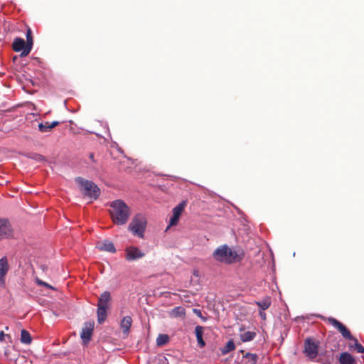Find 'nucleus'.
Wrapping results in <instances>:
<instances>
[{
    "mask_svg": "<svg viewBox=\"0 0 364 364\" xmlns=\"http://www.w3.org/2000/svg\"><path fill=\"white\" fill-rule=\"evenodd\" d=\"M13 236V229L9 221L6 219H0V240Z\"/></svg>",
    "mask_w": 364,
    "mask_h": 364,
    "instance_id": "obj_9",
    "label": "nucleus"
},
{
    "mask_svg": "<svg viewBox=\"0 0 364 364\" xmlns=\"http://www.w3.org/2000/svg\"><path fill=\"white\" fill-rule=\"evenodd\" d=\"M339 361L341 364H354L355 359L350 353L344 352L341 354Z\"/></svg>",
    "mask_w": 364,
    "mask_h": 364,
    "instance_id": "obj_17",
    "label": "nucleus"
},
{
    "mask_svg": "<svg viewBox=\"0 0 364 364\" xmlns=\"http://www.w3.org/2000/svg\"><path fill=\"white\" fill-rule=\"evenodd\" d=\"M235 343H234L233 341L230 340L227 343L226 346L222 350V353L223 354H226V353H229L230 351L233 350L235 349Z\"/></svg>",
    "mask_w": 364,
    "mask_h": 364,
    "instance_id": "obj_26",
    "label": "nucleus"
},
{
    "mask_svg": "<svg viewBox=\"0 0 364 364\" xmlns=\"http://www.w3.org/2000/svg\"><path fill=\"white\" fill-rule=\"evenodd\" d=\"M132 323V319L131 316H124L120 323L121 328L122 330L123 333L125 336H127L129 332L130 327Z\"/></svg>",
    "mask_w": 364,
    "mask_h": 364,
    "instance_id": "obj_14",
    "label": "nucleus"
},
{
    "mask_svg": "<svg viewBox=\"0 0 364 364\" xmlns=\"http://www.w3.org/2000/svg\"><path fill=\"white\" fill-rule=\"evenodd\" d=\"M214 258L220 262L232 264L240 261L243 257L241 251L230 248L228 245L218 247L213 252Z\"/></svg>",
    "mask_w": 364,
    "mask_h": 364,
    "instance_id": "obj_2",
    "label": "nucleus"
},
{
    "mask_svg": "<svg viewBox=\"0 0 364 364\" xmlns=\"http://www.w3.org/2000/svg\"><path fill=\"white\" fill-rule=\"evenodd\" d=\"M326 321L328 323L336 328L341 333L343 338L350 341H356V338L353 337L350 331L342 323L332 317L327 318Z\"/></svg>",
    "mask_w": 364,
    "mask_h": 364,
    "instance_id": "obj_5",
    "label": "nucleus"
},
{
    "mask_svg": "<svg viewBox=\"0 0 364 364\" xmlns=\"http://www.w3.org/2000/svg\"><path fill=\"white\" fill-rule=\"evenodd\" d=\"M195 333L197 338L198 343L200 347H203L205 345L203 339V328L200 326H197L195 328Z\"/></svg>",
    "mask_w": 364,
    "mask_h": 364,
    "instance_id": "obj_18",
    "label": "nucleus"
},
{
    "mask_svg": "<svg viewBox=\"0 0 364 364\" xmlns=\"http://www.w3.org/2000/svg\"><path fill=\"white\" fill-rule=\"evenodd\" d=\"M355 350H357V352H358V353H363V352H364V348H363V346L361 344L358 343L357 342V341H355Z\"/></svg>",
    "mask_w": 364,
    "mask_h": 364,
    "instance_id": "obj_29",
    "label": "nucleus"
},
{
    "mask_svg": "<svg viewBox=\"0 0 364 364\" xmlns=\"http://www.w3.org/2000/svg\"><path fill=\"white\" fill-rule=\"evenodd\" d=\"M109 212L113 223L118 225L127 223L131 214L129 207L122 200L119 199L110 203Z\"/></svg>",
    "mask_w": 364,
    "mask_h": 364,
    "instance_id": "obj_1",
    "label": "nucleus"
},
{
    "mask_svg": "<svg viewBox=\"0 0 364 364\" xmlns=\"http://www.w3.org/2000/svg\"><path fill=\"white\" fill-rule=\"evenodd\" d=\"M32 341L31 336L28 331L25 329L21 331V342L24 344H30Z\"/></svg>",
    "mask_w": 364,
    "mask_h": 364,
    "instance_id": "obj_22",
    "label": "nucleus"
},
{
    "mask_svg": "<svg viewBox=\"0 0 364 364\" xmlns=\"http://www.w3.org/2000/svg\"><path fill=\"white\" fill-rule=\"evenodd\" d=\"M154 362H156L158 364H168L166 358L162 355H159L156 358Z\"/></svg>",
    "mask_w": 364,
    "mask_h": 364,
    "instance_id": "obj_28",
    "label": "nucleus"
},
{
    "mask_svg": "<svg viewBox=\"0 0 364 364\" xmlns=\"http://www.w3.org/2000/svg\"><path fill=\"white\" fill-rule=\"evenodd\" d=\"M26 50H23L22 53H21V57H25L28 55L33 47V38H32V33L30 28L28 29L26 32Z\"/></svg>",
    "mask_w": 364,
    "mask_h": 364,
    "instance_id": "obj_13",
    "label": "nucleus"
},
{
    "mask_svg": "<svg viewBox=\"0 0 364 364\" xmlns=\"http://www.w3.org/2000/svg\"><path fill=\"white\" fill-rule=\"evenodd\" d=\"M144 256L145 253L136 247L129 246L125 249V258L127 261L136 260Z\"/></svg>",
    "mask_w": 364,
    "mask_h": 364,
    "instance_id": "obj_7",
    "label": "nucleus"
},
{
    "mask_svg": "<svg viewBox=\"0 0 364 364\" xmlns=\"http://www.w3.org/2000/svg\"><path fill=\"white\" fill-rule=\"evenodd\" d=\"M26 43L23 38H16L13 43V49L16 52H23L26 50Z\"/></svg>",
    "mask_w": 364,
    "mask_h": 364,
    "instance_id": "obj_15",
    "label": "nucleus"
},
{
    "mask_svg": "<svg viewBox=\"0 0 364 364\" xmlns=\"http://www.w3.org/2000/svg\"><path fill=\"white\" fill-rule=\"evenodd\" d=\"M186 205V202L183 201L173 209V210H172L173 215L170 218V220H169V225H168L169 227L174 226V225H177V223L179 220V218H180L183 211L184 210Z\"/></svg>",
    "mask_w": 364,
    "mask_h": 364,
    "instance_id": "obj_10",
    "label": "nucleus"
},
{
    "mask_svg": "<svg viewBox=\"0 0 364 364\" xmlns=\"http://www.w3.org/2000/svg\"><path fill=\"white\" fill-rule=\"evenodd\" d=\"M97 248L102 251L114 253L116 252L114 244L109 240L100 241L97 243Z\"/></svg>",
    "mask_w": 364,
    "mask_h": 364,
    "instance_id": "obj_12",
    "label": "nucleus"
},
{
    "mask_svg": "<svg viewBox=\"0 0 364 364\" xmlns=\"http://www.w3.org/2000/svg\"><path fill=\"white\" fill-rule=\"evenodd\" d=\"M193 277H195L196 278H199V277H200L199 271L197 269H195L193 271Z\"/></svg>",
    "mask_w": 364,
    "mask_h": 364,
    "instance_id": "obj_33",
    "label": "nucleus"
},
{
    "mask_svg": "<svg viewBox=\"0 0 364 364\" xmlns=\"http://www.w3.org/2000/svg\"><path fill=\"white\" fill-rule=\"evenodd\" d=\"M171 314L174 317L183 316L186 314V310L183 307L177 306L172 309Z\"/></svg>",
    "mask_w": 364,
    "mask_h": 364,
    "instance_id": "obj_24",
    "label": "nucleus"
},
{
    "mask_svg": "<svg viewBox=\"0 0 364 364\" xmlns=\"http://www.w3.org/2000/svg\"><path fill=\"white\" fill-rule=\"evenodd\" d=\"M59 124H60V122H58V121H54V122H51V123L50 124V127H51V129H52L53 128H54L55 127L58 126Z\"/></svg>",
    "mask_w": 364,
    "mask_h": 364,
    "instance_id": "obj_32",
    "label": "nucleus"
},
{
    "mask_svg": "<svg viewBox=\"0 0 364 364\" xmlns=\"http://www.w3.org/2000/svg\"><path fill=\"white\" fill-rule=\"evenodd\" d=\"M6 335L4 334V331L0 332V341H3L4 340ZM6 336H9L6 335Z\"/></svg>",
    "mask_w": 364,
    "mask_h": 364,
    "instance_id": "obj_34",
    "label": "nucleus"
},
{
    "mask_svg": "<svg viewBox=\"0 0 364 364\" xmlns=\"http://www.w3.org/2000/svg\"><path fill=\"white\" fill-rule=\"evenodd\" d=\"M146 221L142 215H136L129 225V230L140 237H144Z\"/></svg>",
    "mask_w": 364,
    "mask_h": 364,
    "instance_id": "obj_4",
    "label": "nucleus"
},
{
    "mask_svg": "<svg viewBox=\"0 0 364 364\" xmlns=\"http://www.w3.org/2000/svg\"><path fill=\"white\" fill-rule=\"evenodd\" d=\"M169 340V338L166 334H160L156 338V344L159 346H164L166 344Z\"/></svg>",
    "mask_w": 364,
    "mask_h": 364,
    "instance_id": "obj_25",
    "label": "nucleus"
},
{
    "mask_svg": "<svg viewBox=\"0 0 364 364\" xmlns=\"http://www.w3.org/2000/svg\"><path fill=\"white\" fill-rule=\"evenodd\" d=\"M244 358H245V363L246 364H256L258 357L256 354L247 353Z\"/></svg>",
    "mask_w": 364,
    "mask_h": 364,
    "instance_id": "obj_23",
    "label": "nucleus"
},
{
    "mask_svg": "<svg viewBox=\"0 0 364 364\" xmlns=\"http://www.w3.org/2000/svg\"><path fill=\"white\" fill-rule=\"evenodd\" d=\"M318 343L316 342L314 340L308 338L305 341L304 353L309 358H315L318 355Z\"/></svg>",
    "mask_w": 364,
    "mask_h": 364,
    "instance_id": "obj_6",
    "label": "nucleus"
},
{
    "mask_svg": "<svg viewBox=\"0 0 364 364\" xmlns=\"http://www.w3.org/2000/svg\"><path fill=\"white\" fill-rule=\"evenodd\" d=\"M107 309L103 307H97V321L99 323H102L107 318Z\"/></svg>",
    "mask_w": 364,
    "mask_h": 364,
    "instance_id": "obj_21",
    "label": "nucleus"
},
{
    "mask_svg": "<svg viewBox=\"0 0 364 364\" xmlns=\"http://www.w3.org/2000/svg\"><path fill=\"white\" fill-rule=\"evenodd\" d=\"M255 304L261 310L264 311L270 306L271 299L269 297H265L261 301H255Z\"/></svg>",
    "mask_w": 364,
    "mask_h": 364,
    "instance_id": "obj_20",
    "label": "nucleus"
},
{
    "mask_svg": "<svg viewBox=\"0 0 364 364\" xmlns=\"http://www.w3.org/2000/svg\"><path fill=\"white\" fill-rule=\"evenodd\" d=\"M50 122H46L44 124L40 123L38 124V129L41 132H48L51 131V127L50 125Z\"/></svg>",
    "mask_w": 364,
    "mask_h": 364,
    "instance_id": "obj_27",
    "label": "nucleus"
},
{
    "mask_svg": "<svg viewBox=\"0 0 364 364\" xmlns=\"http://www.w3.org/2000/svg\"><path fill=\"white\" fill-rule=\"evenodd\" d=\"M259 314L262 320H266V318H267L266 314L262 310L260 311Z\"/></svg>",
    "mask_w": 364,
    "mask_h": 364,
    "instance_id": "obj_31",
    "label": "nucleus"
},
{
    "mask_svg": "<svg viewBox=\"0 0 364 364\" xmlns=\"http://www.w3.org/2000/svg\"><path fill=\"white\" fill-rule=\"evenodd\" d=\"M94 324L93 321H87L84 323V326L82 327V332L80 333V337L85 345L87 344L91 340L94 330Z\"/></svg>",
    "mask_w": 364,
    "mask_h": 364,
    "instance_id": "obj_8",
    "label": "nucleus"
},
{
    "mask_svg": "<svg viewBox=\"0 0 364 364\" xmlns=\"http://www.w3.org/2000/svg\"><path fill=\"white\" fill-rule=\"evenodd\" d=\"M193 312L198 316H201V311L198 309H193Z\"/></svg>",
    "mask_w": 364,
    "mask_h": 364,
    "instance_id": "obj_35",
    "label": "nucleus"
},
{
    "mask_svg": "<svg viewBox=\"0 0 364 364\" xmlns=\"http://www.w3.org/2000/svg\"><path fill=\"white\" fill-rule=\"evenodd\" d=\"M76 181L80 185L81 189L85 195L93 199L98 198L100 190L94 183L81 178H77Z\"/></svg>",
    "mask_w": 364,
    "mask_h": 364,
    "instance_id": "obj_3",
    "label": "nucleus"
},
{
    "mask_svg": "<svg viewBox=\"0 0 364 364\" xmlns=\"http://www.w3.org/2000/svg\"><path fill=\"white\" fill-rule=\"evenodd\" d=\"M37 159L39 161H43V160H44V157L43 156L39 155V156H38Z\"/></svg>",
    "mask_w": 364,
    "mask_h": 364,
    "instance_id": "obj_36",
    "label": "nucleus"
},
{
    "mask_svg": "<svg viewBox=\"0 0 364 364\" xmlns=\"http://www.w3.org/2000/svg\"><path fill=\"white\" fill-rule=\"evenodd\" d=\"M9 271L8 258L4 256L0 259V286L4 287L6 284L5 277Z\"/></svg>",
    "mask_w": 364,
    "mask_h": 364,
    "instance_id": "obj_11",
    "label": "nucleus"
},
{
    "mask_svg": "<svg viewBox=\"0 0 364 364\" xmlns=\"http://www.w3.org/2000/svg\"><path fill=\"white\" fill-rule=\"evenodd\" d=\"M92 157H93V154H90V158H92Z\"/></svg>",
    "mask_w": 364,
    "mask_h": 364,
    "instance_id": "obj_37",
    "label": "nucleus"
},
{
    "mask_svg": "<svg viewBox=\"0 0 364 364\" xmlns=\"http://www.w3.org/2000/svg\"><path fill=\"white\" fill-rule=\"evenodd\" d=\"M240 337L242 342H249L256 337V333L254 331H244L240 333Z\"/></svg>",
    "mask_w": 364,
    "mask_h": 364,
    "instance_id": "obj_19",
    "label": "nucleus"
},
{
    "mask_svg": "<svg viewBox=\"0 0 364 364\" xmlns=\"http://www.w3.org/2000/svg\"><path fill=\"white\" fill-rule=\"evenodd\" d=\"M36 282L38 285H41V286H43V287H46L47 288H49V289H53V287L52 286H50V284H48V283L42 281V280H40L38 279H36Z\"/></svg>",
    "mask_w": 364,
    "mask_h": 364,
    "instance_id": "obj_30",
    "label": "nucleus"
},
{
    "mask_svg": "<svg viewBox=\"0 0 364 364\" xmlns=\"http://www.w3.org/2000/svg\"><path fill=\"white\" fill-rule=\"evenodd\" d=\"M110 300V293L109 291L103 292L99 298L97 307L108 308V304Z\"/></svg>",
    "mask_w": 364,
    "mask_h": 364,
    "instance_id": "obj_16",
    "label": "nucleus"
}]
</instances>
